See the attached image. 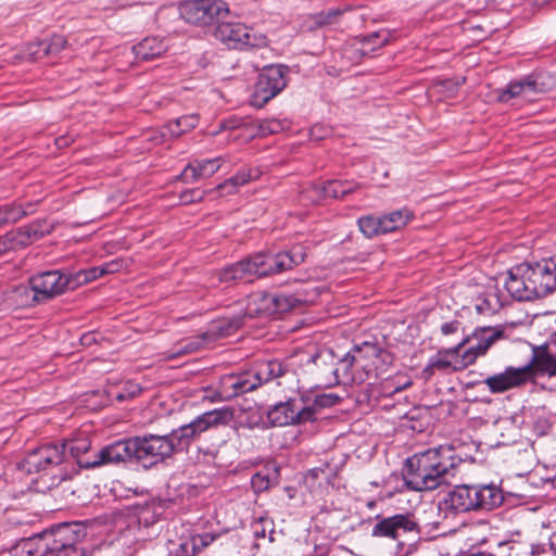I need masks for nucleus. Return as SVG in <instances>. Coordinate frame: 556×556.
Returning a JSON list of instances; mask_svg holds the SVG:
<instances>
[{"mask_svg":"<svg viewBox=\"0 0 556 556\" xmlns=\"http://www.w3.org/2000/svg\"><path fill=\"white\" fill-rule=\"evenodd\" d=\"M460 458L455 456L453 447L440 445L425 452L414 454L405 462L403 479L406 486L413 491H432L448 477L455 475Z\"/></svg>","mask_w":556,"mask_h":556,"instance_id":"1","label":"nucleus"},{"mask_svg":"<svg viewBox=\"0 0 556 556\" xmlns=\"http://www.w3.org/2000/svg\"><path fill=\"white\" fill-rule=\"evenodd\" d=\"M475 306L479 314L489 316L497 313L503 303L495 291H489L477 299Z\"/></svg>","mask_w":556,"mask_h":556,"instance_id":"33","label":"nucleus"},{"mask_svg":"<svg viewBox=\"0 0 556 556\" xmlns=\"http://www.w3.org/2000/svg\"><path fill=\"white\" fill-rule=\"evenodd\" d=\"M67 447L71 456L75 458L76 464L79 468L84 469H91L96 467L103 466L104 464H98V465H87L93 463L98 459V456L101 453V450L97 452L93 457L85 456L91 447V443L88 439H76L73 440L71 443L65 444V448Z\"/></svg>","mask_w":556,"mask_h":556,"instance_id":"25","label":"nucleus"},{"mask_svg":"<svg viewBox=\"0 0 556 556\" xmlns=\"http://www.w3.org/2000/svg\"><path fill=\"white\" fill-rule=\"evenodd\" d=\"M17 243L15 242V238L13 232H7L4 236L0 237V255L10 250L17 249Z\"/></svg>","mask_w":556,"mask_h":556,"instance_id":"47","label":"nucleus"},{"mask_svg":"<svg viewBox=\"0 0 556 556\" xmlns=\"http://www.w3.org/2000/svg\"><path fill=\"white\" fill-rule=\"evenodd\" d=\"M286 74L287 67L282 65L265 67L255 84L254 105L262 106L280 93L287 85Z\"/></svg>","mask_w":556,"mask_h":556,"instance_id":"12","label":"nucleus"},{"mask_svg":"<svg viewBox=\"0 0 556 556\" xmlns=\"http://www.w3.org/2000/svg\"><path fill=\"white\" fill-rule=\"evenodd\" d=\"M332 556H355L351 551L338 547L332 551Z\"/></svg>","mask_w":556,"mask_h":556,"instance_id":"53","label":"nucleus"},{"mask_svg":"<svg viewBox=\"0 0 556 556\" xmlns=\"http://www.w3.org/2000/svg\"><path fill=\"white\" fill-rule=\"evenodd\" d=\"M249 374L252 381H254L256 389L263 383L281 377L285 374V369L280 362L273 359L256 363L251 369H249Z\"/></svg>","mask_w":556,"mask_h":556,"instance_id":"24","label":"nucleus"},{"mask_svg":"<svg viewBox=\"0 0 556 556\" xmlns=\"http://www.w3.org/2000/svg\"><path fill=\"white\" fill-rule=\"evenodd\" d=\"M357 225L366 238H374L384 233L380 216H362L357 219Z\"/></svg>","mask_w":556,"mask_h":556,"instance_id":"35","label":"nucleus"},{"mask_svg":"<svg viewBox=\"0 0 556 556\" xmlns=\"http://www.w3.org/2000/svg\"><path fill=\"white\" fill-rule=\"evenodd\" d=\"M122 265H123V262L119 260H113L111 262L103 264L102 266H103L104 275L114 274V273L119 271L122 269Z\"/></svg>","mask_w":556,"mask_h":556,"instance_id":"49","label":"nucleus"},{"mask_svg":"<svg viewBox=\"0 0 556 556\" xmlns=\"http://www.w3.org/2000/svg\"><path fill=\"white\" fill-rule=\"evenodd\" d=\"M540 375H547L549 378L556 376V354H553L546 346L534 348L532 357L527 365L509 366L503 372L489 376L483 383L491 393H503L518 388Z\"/></svg>","mask_w":556,"mask_h":556,"instance_id":"7","label":"nucleus"},{"mask_svg":"<svg viewBox=\"0 0 556 556\" xmlns=\"http://www.w3.org/2000/svg\"><path fill=\"white\" fill-rule=\"evenodd\" d=\"M306 289H300L294 294L274 292L263 294L260 299L258 311L268 316L286 313L303 303L312 302Z\"/></svg>","mask_w":556,"mask_h":556,"instance_id":"16","label":"nucleus"},{"mask_svg":"<svg viewBox=\"0 0 556 556\" xmlns=\"http://www.w3.org/2000/svg\"><path fill=\"white\" fill-rule=\"evenodd\" d=\"M223 157L194 160L182 170L180 177L186 184H191L200 179L212 177L222 166Z\"/></svg>","mask_w":556,"mask_h":556,"instance_id":"21","label":"nucleus"},{"mask_svg":"<svg viewBox=\"0 0 556 556\" xmlns=\"http://www.w3.org/2000/svg\"><path fill=\"white\" fill-rule=\"evenodd\" d=\"M167 50L162 39L156 37L144 38L132 47L134 54L138 61H150L161 56Z\"/></svg>","mask_w":556,"mask_h":556,"instance_id":"26","label":"nucleus"},{"mask_svg":"<svg viewBox=\"0 0 556 556\" xmlns=\"http://www.w3.org/2000/svg\"><path fill=\"white\" fill-rule=\"evenodd\" d=\"M214 37L229 49L261 48L267 45L264 35L251 31L241 23L219 22Z\"/></svg>","mask_w":556,"mask_h":556,"instance_id":"11","label":"nucleus"},{"mask_svg":"<svg viewBox=\"0 0 556 556\" xmlns=\"http://www.w3.org/2000/svg\"><path fill=\"white\" fill-rule=\"evenodd\" d=\"M65 443L45 444L27 454L20 468L27 473L45 471L64 462Z\"/></svg>","mask_w":556,"mask_h":556,"instance_id":"14","label":"nucleus"},{"mask_svg":"<svg viewBox=\"0 0 556 556\" xmlns=\"http://www.w3.org/2000/svg\"><path fill=\"white\" fill-rule=\"evenodd\" d=\"M352 361H354L356 368H359L367 379H370L375 368V361L379 357L387 356L378 345L364 342L361 345H355L349 351Z\"/></svg>","mask_w":556,"mask_h":556,"instance_id":"20","label":"nucleus"},{"mask_svg":"<svg viewBox=\"0 0 556 556\" xmlns=\"http://www.w3.org/2000/svg\"><path fill=\"white\" fill-rule=\"evenodd\" d=\"M408 533H418V525L409 514H396L378 520L371 530V535L401 540Z\"/></svg>","mask_w":556,"mask_h":556,"instance_id":"17","label":"nucleus"},{"mask_svg":"<svg viewBox=\"0 0 556 556\" xmlns=\"http://www.w3.org/2000/svg\"><path fill=\"white\" fill-rule=\"evenodd\" d=\"M199 123L197 114L184 115L169 124V132L172 136L178 137L184 132L193 129Z\"/></svg>","mask_w":556,"mask_h":556,"instance_id":"38","label":"nucleus"},{"mask_svg":"<svg viewBox=\"0 0 556 556\" xmlns=\"http://www.w3.org/2000/svg\"><path fill=\"white\" fill-rule=\"evenodd\" d=\"M72 281L71 274L48 270L33 276L29 279V287H23L21 290L27 298L31 295V302H41L58 296L67 290H74Z\"/></svg>","mask_w":556,"mask_h":556,"instance_id":"9","label":"nucleus"},{"mask_svg":"<svg viewBox=\"0 0 556 556\" xmlns=\"http://www.w3.org/2000/svg\"><path fill=\"white\" fill-rule=\"evenodd\" d=\"M340 401V397L337 394L332 393H323L314 396L312 403H305V407L311 410V418L307 421H314L316 419V415L320 412V409L325 407H331L336 405Z\"/></svg>","mask_w":556,"mask_h":556,"instance_id":"34","label":"nucleus"},{"mask_svg":"<svg viewBox=\"0 0 556 556\" xmlns=\"http://www.w3.org/2000/svg\"><path fill=\"white\" fill-rule=\"evenodd\" d=\"M43 54L48 56H55L63 51L67 45V40L62 35L52 36L49 41L43 40Z\"/></svg>","mask_w":556,"mask_h":556,"instance_id":"40","label":"nucleus"},{"mask_svg":"<svg viewBox=\"0 0 556 556\" xmlns=\"http://www.w3.org/2000/svg\"><path fill=\"white\" fill-rule=\"evenodd\" d=\"M253 533L256 539H264L269 533V541L273 542L274 530L273 522L267 518H260L252 525Z\"/></svg>","mask_w":556,"mask_h":556,"instance_id":"41","label":"nucleus"},{"mask_svg":"<svg viewBox=\"0 0 556 556\" xmlns=\"http://www.w3.org/2000/svg\"><path fill=\"white\" fill-rule=\"evenodd\" d=\"M216 538H218V534L205 532L202 534L192 535L190 540L193 544V549L199 553L205 547L210 546L216 540Z\"/></svg>","mask_w":556,"mask_h":556,"instance_id":"43","label":"nucleus"},{"mask_svg":"<svg viewBox=\"0 0 556 556\" xmlns=\"http://www.w3.org/2000/svg\"><path fill=\"white\" fill-rule=\"evenodd\" d=\"M285 129L282 122L276 118L264 119L258 125V131L261 136H268L278 134Z\"/></svg>","mask_w":556,"mask_h":556,"instance_id":"42","label":"nucleus"},{"mask_svg":"<svg viewBox=\"0 0 556 556\" xmlns=\"http://www.w3.org/2000/svg\"><path fill=\"white\" fill-rule=\"evenodd\" d=\"M67 478H68L67 472H65L64 475H62L61 480H65Z\"/></svg>","mask_w":556,"mask_h":556,"instance_id":"60","label":"nucleus"},{"mask_svg":"<svg viewBox=\"0 0 556 556\" xmlns=\"http://www.w3.org/2000/svg\"><path fill=\"white\" fill-rule=\"evenodd\" d=\"M124 391L127 393L128 399H132L141 392V388L138 384L130 383Z\"/></svg>","mask_w":556,"mask_h":556,"instance_id":"52","label":"nucleus"},{"mask_svg":"<svg viewBox=\"0 0 556 556\" xmlns=\"http://www.w3.org/2000/svg\"><path fill=\"white\" fill-rule=\"evenodd\" d=\"M505 288L517 301H532L556 290V255L508 270Z\"/></svg>","mask_w":556,"mask_h":556,"instance_id":"4","label":"nucleus"},{"mask_svg":"<svg viewBox=\"0 0 556 556\" xmlns=\"http://www.w3.org/2000/svg\"><path fill=\"white\" fill-rule=\"evenodd\" d=\"M232 419V413L228 408H215L195 417L191 424L198 435L203 432L227 425Z\"/></svg>","mask_w":556,"mask_h":556,"instance_id":"22","label":"nucleus"},{"mask_svg":"<svg viewBox=\"0 0 556 556\" xmlns=\"http://www.w3.org/2000/svg\"><path fill=\"white\" fill-rule=\"evenodd\" d=\"M180 16L190 24L208 25L229 14L223 0H187L179 7Z\"/></svg>","mask_w":556,"mask_h":556,"instance_id":"10","label":"nucleus"},{"mask_svg":"<svg viewBox=\"0 0 556 556\" xmlns=\"http://www.w3.org/2000/svg\"><path fill=\"white\" fill-rule=\"evenodd\" d=\"M267 418L273 426L283 427L307 422L311 410L305 407L303 397L289 399L286 402L275 404L267 413Z\"/></svg>","mask_w":556,"mask_h":556,"instance_id":"15","label":"nucleus"},{"mask_svg":"<svg viewBox=\"0 0 556 556\" xmlns=\"http://www.w3.org/2000/svg\"><path fill=\"white\" fill-rule=\"evenodd\" d=\"M205 193L206 192L204 190H201L199 188L188 189L180 193L179 199L181 203L190 204L201 201L204 198Z\"/></svg>","mask_w":556,"mask_h":556,"instance_id":"45","label":"nucleus"},{"mask_svg":"<svg viewBox=\"0 0 556 556\" xmlns=\"http://www.w3.org/2000/svg\"><path fill=\"white\" fill-rule=\"evenodd\" d=\"M253 390H255V384L249 370L222 376L217 388L218 395L226 401Z\"/></svg>","mask_w":556,"mask_h":556,"instance_id":"19","label":"nucleus"},{"mask_svg":"<svg viewBox=\"0 0 556 556\" xmlns=\"http://www.w3.org/2000/svg\"><path fill=\"white\" fill-rule=\"evenodd\" d=\"M381 217L384 233L395 231L406 226L414 217V214L407 207L395 210Z\"/></svg>","mask_w":556,"mask_h":556,"instance_id":"28","label":"nucleus"},{"mask_svg":"<svg viewBox=\"0 0 556 556\" xmlns=\"http://www.w3.org/2000/svg\"><path fill=\"white\" fill-rule=\"evenodd\" d=\"M77 526L61 523L43 531L36 541L37 549L46 556H86L76 544L79 540Z\"/></svg>","mask_w":556,"mask_h":556,"instance_id":"8","label":"nucleus"},{"mask_svg":"<svg viewBox=\"0 0 556 556\" xmlns=\"http://www.w3.org/2000/svg\"><path fill=\"white\" fill-rule=\"evenodd\" d=\"M253 178V175L250 169H244L237 173L235 176L225 180L223 184H219L216 189L226 190L227 194H232L237 192L240 186L248 184Z\"/></svg>","mask_w":556,"mask_h":556,"instance_id":"36","label":"nucleus"},{"mask_svg":"<svg viewBox=\"0 0 556 556\" xmlns=\"http://www.w3.org/2000/svg\"><path fill=\"white\" fill-rule=\"evenodd\" d=\"M312 362L316 365V367L318 368L319 370V375L321 377H324L326 380H327V383H332V380L330 379V376H332L330 374V365L327 364H323V363H319L318 365L314 362V356L312 357Z\"/></svg>","mask_w":556,"mask_h":556,"instance_id":"51","label":"nucleus"},{"mask_svg":"<svg viewBox=\"0 0 556 556\" xmlns=\"http://www.w3.org/2000/svg\"><path fill=\"white\" fill-rule=\"evenodd\" d=\"M460 556H493L492 554H486L482 552H476V553H464Z\"/></svg>","mask_w":556,"mask_h":556,"instance_id":"56","label":"nucleus"},{"mask_svg":"<svg viewBox=\"0 0 556 556\" xmlns=\"http://www.w3.org/2000/svg\"><path fill=\"white\" fill-rule=\"evenodd\" d=\"M104 276L103 266L91 267L88 269L79 270L75 274H71L72 277V288L76 289L77 287L93 281L100 277Z\"/></svg>","mask_w":556,"mask_h":556,"instance_id":"37","label":"nucleus"},{"mask_svg":"<svg viewBox=\"0 0 556 556\" xmlns=\"http://www.w3.org/2000/svg\"><path fill=\"white\" fill-rule=\"evenodd\" d=\"M215 190H216V188H215ZM217 191H220V192H222V194H224V191H225V190H218V189H217ZM211 192H214V189H211Z\"/></svg>","mask_w":556,"mask_h":556,"instance_id":"62","label":"nucleus"},{"mask_svg":"<svg viewBox=\"0 0 556 556\" xmlns=\"http://www.w3.org/2000/svg\"><path fill=\"white\" fill-rule=\"evenodd\" d=\"M358 188L359 185L354 181L328 180L323 186V192L326 197L342 198Z\"/></svg>","mask_w":556,"mask_h":556,"instance_id":"32","label":"nucleus"},{"mask_svg":"<svg viewBox=\"0 0 556 556\" xmlns=\"http://www.w3.org/2000/svg\"><path fill=\"white\" fill-rule=\"evenodd\" d=\"M504 501L503 491L495 484H460L448 491L439 502V514L455 518L459 514L492 510Z\"/></svg>","mask_w":556,"mask_h":556,"instance_id":"6","label":"nucleus"},{"mask_svg":"<svg viewBox=\"0 0 556 556\" xmlns=\"http://www.w3.org/2000/svg\"><path fill=\"white\" fill-rule=\"evenodd\" d=\"M389 41V34L386 31H375L370 35L364 36L361 39L362 50L364 53L375 51L383 47Z\"/></svg>","mask_w":556,"mask_h":556,"instance_id":"39","label":"nucleus"},{"mask_svg":"<svg viewBox=\"0 0 556 556\" xmlns=\"http://www.w3.org/2000/svg\"><path fill=\"white\" fill-rule=\"evenodd\" d=\"M34 212V204H21L12 202L0 206V224L1 226L17 223L23 217Z\"/></svg>","mask_w":556,"mask_h":556,"instance_id":"27","label":"nucleus"},{"mask_svg":"<svg viewBox=\"0 0 556 556\" xmlns=\"http://www.w3.org/2000/svg\"><path fill=\"white\" fill-rule=\"evenodd\" d=\"M173 443L167 435H144L118 440L101 448L98 459L90 465L121 464L130 459L144 467L156 465L174 454Z\"/></svg>","mask_w":556,"mask_h":556,"instance_id":"2","label":"nucleus"},{"mask_svg":"<svg viewBox=\"0 0 556 556\" xmlns=\"http://www.w3.org/2000/svg\"><path fill=\"white\" fill-rule=\"evenodd\" d=\"M242 325L241 317L223 319L213 324L206 333L210 334L211 342L218 338L232 336Z\"/></svg>","mask_w":556,"mask_h":556,"instance_id":"31","label":"nucleus"},{"mask_svg":"<svg viewBox=\"0 0 556 556\" xmlns=\"http://www.w3.org/2000/svg\"><path fill=\"white\" fill-rule=\"evenodd\" d=\"M251 483H252L253 488L257 491L267 490L270 485L268 477L264 476L260 472L255 473L252 477Z\"/></svg>","mask_w":556,"mask_h":556,"instance_id":"48","label":"nucleus"},{"mask_svg":"<svg viewBox=\"0 0 556 556\" xmlns=\"http://www.w3.org/2000/svg\"><path fill=\"white\" fill-rule=\"evenodd\" d=\"M320 472H324L321 469H318V468H314L309 471V475L313 477V478H318L319 473Z\"/></svg>","mask_w":556,"mask_h":556,"instance_id":"58","label":"nucleus"},{"mask_svg":"<svg viewBox=\"0 0 556 556\" xmlns=\"http://www.w3.org/2000/svg\"><path fill=\"white\" fill-rule=\"evenodd\" d=\"M306 252L301 245L293 247L288 252L256 253L251 257L225 267L219 274L222 282L242 281L251 282L256 278H262L285 270L292 269L302 264Z\"/></svg>","mask_w":556,"mask_h":556,"instance_id":"3","label":"nucleus"},{"mask_svg":"<svg viewBox=\"0 0 556 556\" xmlns=\"http://www.w3.org/2000/svg\"><path fill=\"white\" fill-rule=\"evenodd\" d=\"M52 229V226L42 219L20 227L18 229L12 232L15 238V242L17 243V247L25 248L31 244L34 241L39 240L45 236L51 233Z\"/></svg>","mask_w":556,"mask_h":556,"instance_id":"23","label":"nucleus"},{"mask_svg":"<svg viewBox=\"0 0 556 556\" xmlns=\"http://www.w3.org/2000/svg\"><path fill=\"white\" fill-rule=\"evenodd\" d=\"M314 362L318 365L323 363L330 365V374L334 382L343 383H363L367 380L366 375H363L359 368H356L354 361L348 352L341 359L334 363V357L331 351H323L314 355Z\"/></svg>","mask_w":556,"mask_h":556,"instance_id":"13","label":"nucleus"},{"mask_svg":"<svg viewBox=\"0 0 556 556\" xmlns=\"http://www.w3.org/2000/svg\"><path fill=\"white\" fill-rule=\"evenodd\" d=\"M511 554L518 555V551L516 547H510V554L509 556H513Z\"/></svg>","mask_w":556,"mask_h":556,"instance_id":"59","label":"nucleus"},{"mask_svg":"<svg viewBox=\"0 0 556 556\" xmlns=\"http://www.w3.org/2000/svg\"><path fill=\"white\" fill-rule=\"evenodd\" d=\"M210 343H211L210 334L206 332H203L200 336L187 338L177 343V345L174 348V350L170 354V357H177V356H181L185 354H191L193 352H197V351L205 348Z\"/></svg>","mask_w":556,"mask_h":556,"instance_id":"29","label":"nucleus"},{"mask_svg":"<svg viewBox=\"0 0 556 556\" xmlns=\"http://www.w3.org/2000/svg\"><path fill=\"white\" fill-rule=\"evenodd\" d=\"M504 331L497 328L477 329L471 338H466L451 349L439 351L431 356L425 371L433 374L434 370H460L472 364L478 356L484 355L490 346L503 338Z\"/></svg>","mask_w":556,"mask_h":556,"instance_id":"5","label":"nucleus"},{"mask_svg":"<svg viewBox=\"0 0 556 556\" xmlns=\"http://www.w3.org/2000/svg\"><path fill=\"white\" fill-rule=\"evenodd\" d=\"M321 127L320 126H314L311 130V135L315 139H321L325 137V135L320 134Z\"/></svg>","mask_w":556,"mask_h":556,"instance_id":"54","label":"nucleus"},{"mask_svg":"<svg viewBox=\"0 0 556 556\" xmlns=\"http://www.w3.org/2000/svg\"><path fill=\"white\" fill-rule=\"evenodd\" d=\"M459 321L457 320H453V321H448V323H444L442 326H441V332L444 334V336H450L452 333H455L457 330H458V327H459Z\"/></svg>","mask_w":556,"mask_h":556,"instance_id":"50","label":"nucleus"},{"mask_svg":"<svg viewBox=\"0 0 556 556\" xmlns=\"http://www.w3.org/2000/svg\"><path fill=\"white\" fill-rule=\"evenodd\" d=\"M548 390H549V391H553V390H555V391H556V383H555V386H551V387L548 388Z\"/></svg>","mask_w":556,"mask_h":556,"instance_id":"61","label":"nucleus"},{"mask_svg":"<svg viewBox=\"0 0 556 556\" xmlns=\"http://www.w3.org/2000/svg\"><path fill=\"white\" fill-rule=\"evenodd\" d=\"M198 437L199 435L194 427H192L191 421L187 425L180 426L168 434V438H170V442L173 443L174 452L187 448Z\"/></svg>","mask_w":556,"mask_h":556,"instance_id":"30","label":"nucleus"},{"mask_svg":"<svg viewBox=\"0 0 556 556\" xmlns=\"http://www.w3.org/2000/svg\"><path fill=\"white\" fill-rule=\"evenodd\" d=\"M26 52H27V55L33 61H37V60H40V59H42L45 56H48L47 54H43V43H42V41L29 43L27 46Z\"/></svg>","mask_w":556,"mask_h":556,"instance_id":"46","label":"nucleus"},{"mask_svg":"<svg viewBox=\"0 0 556 556\" xmlns=\"http://www.w3.org/2000/svg\"><path fill=\"white\" fill-rule=\"evenodd\" d=\"M544 84L540 76L529 75L521 79L510 81L500 94V101L508 102L511 99L520 98L532 102L536 96L544 92Z\"/></svg>","mask_w":556,"mask_h":556,"instance_id":"18","label":"nucleus"},{"mask_svg":"<svg viewBox=\"0 0 556 556\" xmlns=\"http://www.w3.org/2000/svg\"><path fill=\"white\" fill-rule=\"evenodd\" d=\"M549 547L554 552V556H556V532L549 536Z\"/></svg>","mask_w":556,"mask_h":556,"instance_id":"55","label":"nucleus"},{"mask_svg":"<svg viewBox=\"0 0 556 556\" xmlns=\"http://www.w3.org/2000/svg\"><path fill=\"white\" fill-rule=\"evenodd\" d=\"M115 397L118 402H124V401L128 400V395H127V393H125V391L119 392L118 394H116Z\"/></svg>","mask_w":556,"mask_h":556,"instance_id":"57","label":"nucleus"},{"mask_svg":"<svg viewBox=\"0 0 556 556\" xmlns=\"http://www.w3.org/2000/svg\"><path fill=\"white\" fill-rule=\"evenodd\" d=\"M343 13L340 9H329L323 11L316 16V24L319 26L330 25L338 21V17Z\"/></svg>","mask_w":556,"mask_h":556,"instance_id":"44","label":"nucleus"}]
</instances>
